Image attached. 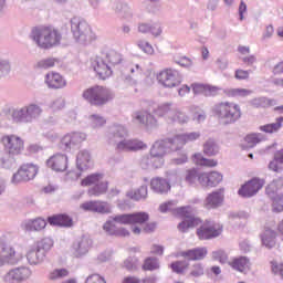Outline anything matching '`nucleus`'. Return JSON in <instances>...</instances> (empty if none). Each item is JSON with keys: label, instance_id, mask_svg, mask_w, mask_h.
<instances>
[{"label": "nucleus", "instance_id": "obj_34", "mask_svg": "<svg viewBox=\"0 0 283 283\" xmlns=\"http://www.w3.org/2000/svg\"><path fill=\"white\" fill-rule=\"evenodd\" d=\"M261 241L265 249H274L277 244V232L271 228H265L261 233Z\"/></svg>", "mask_w": 283, "mask_h": 283}, {"label": "nucleus", "instance_id": "obj_62", "mask_svg": "<svg viewBox=\"0 0 283 283\" xmlns=\"http://www.w3.org/2000/svg\"><path fill=\"white\" fill-rule=\"evenodd\" d=\"M106 61L107 63H111V65H118L120 61H123V57L119 55L116 51H109L106 53Z\"/></svg>", "mask_w": 283, "mask_h": 283}, {"label": "nucleus", "instance_id": "obj_36", "mask_svg": "<svg viewBox=\"0 0 283 283\" xmlns=\"http://www.w3.org/2000/svg\"><path fill=\"white\" fill-rule=\"evenodd\" d=\"M189 213H193V208L190 207V211L184 214L185 220L178 224V229L181 233H187L189 229H193V227H198V224H200V219L189 216Z\"/></svg>", "mask_w": 283, "mask_h": 283}, {"label": "nucleus", "instance_id": "obj_53", "mask_svg": "<svg viewBox=\"0 0 283 283\" xmlns=\"http://www.w3.org/2000/svg\"><path fill=\"white\" fill-rule=\"evenodd\" d=\"M280 129H282L280 118H276V120L272 124H265L259 127V130L263 132L264 134H276V132H280Z\"/></svg>", "mask_w": 283, "mask_h": 283}, {"label": "nucleus", "instance_id": "obj_64", "mask_svg": "<svg viewBox=\"0 0 283 283\" xmlns=\"http://www.w3.org/2000/svg\"><path fill=\"white\" fill-rule=\"evenodd\" d=\"M137 46L142 49L145 54H154V46L148 41L139 40L137 41Z\"/></svg>", "mask_w": 283, "mask_h": 283}, {"label": "nucleus", "instance_id": "obj_19", "mask_svg": "<svg viewBox=\"0 0 283 283\" xmlns=\"http://www.w3.org/2000/svg\"><path fill=\"white\" fill-rule=\"evenodd\" d=\"M91 65L102 81H105V78H109L112 76V66H109L107 60L103 59L102 56L93 57L91 60Z\"/></svg>", "mask_w": 283, "mask_h": 283}, {"label": "nucleus", "instance_id": "obj_9", "mask_svg": "<svg viewBox=\"0 0 283 283\" xmlns=\"http://www.w3.org/2000/svg\"><path fill=\"white\" fill-rule=\"evenodd\" d=\"M39 174V167L32 164L22 165L15 174H13L11 178L12 185H21V182H28L30 180H34Z\"/></svg>", "mask_w": 283, "mask_h": 283}, {"label": "nucleus", "instance_id": "obj_29", "mask_svg": "<svg viewBox=\"0 0 283 283\" xmlns=\"http://www.w3.org/2000/svg\"><path fill=\"white\" fill-rule=\"evenodd\" d=\"M129 132L127 130V127L120 125V124H113L108 128V139L111 143H119V140H123L124 138H127Z\"/></svg>", "mask_w": 283, "mask_h": 283}, {"label": "nucleus", "instance_id": "obj_27", "mask_svg": "<svg viewBox=\"0 0 283 283\" xmlns=\"http://www.w3.org/2000/svg\"><path fill=\"white\" fill-rule=\"evenodd\" d=\"M46 166L53 171H65L67 169V155H53L46 160Z\"/></svg>", "mask_w": 283, "mask_h": 283}, {"label": "nucleus", "instance_id": "obj_47", "mask_svg": "<svg viewBox=\"0 0 283 283\" xmlns=\"http://www.w3.org/2000/svg\"><path fill=\"white\" fill-rule=\"evenodd\" d=\"M220 151V146L213 138H209L203 143V154L206 156H218Z\"/></svg>", "mask_w": 283, "mask_h": 283}, {"label": "nucleus", "instance_id": "obj_5", "mask_svg": "<svg viewBox=\"0 0 283 283\" xmlns=\"http://www.w3.org/2000/svg\"><path fill=\"white\" fill-rule=\"evenodd\" d=\"M71 32L77 43L85 44L90 41V24L85 20H81V18L71 19Z\"/></svg>", "mask_w": 283, "mask_h": 283}, {"label": "nucleus", "instance_id": "obj_56", "mask_svg": "<svg viewBox=\"0 0 283 283\" xmlns=\"http://www.w3.org/2000/svg\"><path fill=\"white\" fill-rule=\"evenodd\" d=\"M273 213H282L283 211V193L272 197Z\"/></svg>", "mask_w": 283, "mask_h": 283}, {"label": "nucleus", "instance_id": "obj_44", "mask_svg": "<svg viewBox=\"0 0 283 283\" xmlns=\"http://www.w3.org/2000/svg\"><path fill=\"white\" fill-rule=\"evenodd\" d=\"M148 189L147 186H142L136 190H128L126 192V197L130 198V200H135L136 202L140 200H147Z\"/></svg>", "mask_w": 283, "mask_h": 283}, {"label": "nucleus", "instance_id": "obj_18", "mask_svg": "<svg viewBox=\"0 0 283 283\" xmlns=\"http://www.w3.org/2000/svg\"><path fill=\"white\" fill-rule=\"evenodd\" d=\"M264 187V180L260 178H253L245 182L238 191L241 198H253L260 189Z\"/></svg>", "mask_w": 283, "mask_h": 283}, {"label": "nucleus", "instance_id": "obj_7", "mask_svg": "<svg viewBox=\"0 0 283 283\" xmlns=\"http://www.w3.org/2000/svg\"><path fill=\"white\" fill-rule=\"evenodd\" d=\"M132 120L135 125H140L142 127H146V129H156L158 127V119L151 111L149 109H139L133 113Z\"/></svg>", "mask_w": 283, "mask_h": 283}, {"label": "nucleus", "instance_id": "obj_46", "mask_svg": "<svg viewBox=\"0 0 283 283\" xmlns=\"http://www.w3.org/2000/svg\"><path fill=\"white\" fill-rule=\"evenodd\" d=\"M102 180H105V175L101 172H95L92 175H88L81 181L82 187H95L98 185Z\"/></svg>", "mask_w": 283, "mask_h": 283}, {"label": "nucleus", "instance_id": "obj_16", "mask_svg": "<svg viewBox=\"0 0 283 283\" xmlns=\"http://www.w3.org/2000/svg\"><path fill=\"white\" fill-rule=\"evenodd\" d=\"M80 209L90 211L91 213H101L102 216L112 213V205L103 200L85 201L80 206Z\"/></svg>", "mask_w": 283, "mask_h": 283}, {"label": "nucleus", "instance_id": "obj_23", "mask_svg": "<svg viewBox=\"0 0 283 283\" xmlns=\"http://www.w3.org/2000/svg\"><path fill=\"white\" fill-rule=\"evenodd\" d=\"M27 262L30 266H39L45 261V252L39 249L34 243L29 247L25 253Z\"/></svg>", "mask_w": 283, "mask_h": 283}, {"label": "nucleus", "instance_id": "obj_41", "mask_svg": "<svg viewBox=\"0 0 283 283\" xmlns=\"http://www.w3.org/2000/svg\"><path fill=\"white\" fill-rule=\"evenodd\" d=\"M266 140V136L262 133H252L244 137L245 146L244 149H253L255 145H260V143H264Z\"/></svg>", "mask_w": 283, "mask_h": 283}, {"label": "nucleus", "instance_id": "obj_12", "mask_svg": "<svg viewBox=\"0 0 283 283\" xmlns=\"http://www.w3.org/2000/svg\"><path fill=\"white\" fill-rule=\"evenodd\" d=\"M145 74V64L132 62L126 65L123 81L126 85H136L138 78Z\"/></svg>", "mask_w": 283, "mask_h": 283}, {"label": "nucleus", "instance_id": "obj_63", "mask_svg": "<svg viewBox=\"0 0 283 283\" xmlns=\"http://www.w3.org/2000/svg\"><path fill=\"white\" fill-rule=\"evenodd\" d=\"M124 269H127V271H136V269H138V258L128 256L124 261Z\"/></svg>", "mask_w": 283, "mask_h": 283}, {"label": "nucleus", "instance_id": "obj_59", "mask_svg": "<svg viewBox=\"0 0 283 283\" xmlns=\"http://www.w3.org/2000/svg\"><path fill=\"white\" fill-rule=\"evenodd\" d=\"M189 268V263L187 261H176L170 264V269L174 271V273H182L184 271H187Z\"/></svg>", "mask_w": 283, "mask_h": 283}, {"label": "nucleus", "instance_id": "obj_31", "mask_svg": "<svg viewBox=\"0 0 283 283\" xmlns=\"http://www.w3.org/2000/svg\"><path fill=\"white\" fill-rule=\"evenodd\" d=\"M76 166L80 171H87V169H91V167L94 166L92 154L86 149L80 150L76 156Z\"/></svg>", "mask_w": 283, "mask_h": 283}, {"label": "nucleus", "instance_id": "obj_14", "mask_svg": "<svg viewBox=\"0 0 283 283\" xmlns=\"http://www.w3.org/2000/svg\"><path fill=\"white\" fill-rule=\"evenodd\" d=\"M85 140H87V135L83 132L67 133L61 139V149H64V151H70V149L78 147L81 143H85Z\"/></svg>", "mask_w": 283, "mask_h": 283}, {"label": "nucleus", "instance_id": "obj_20", "mask_svg": "<svg viewBox=\"0 0 283 283\" xmlns=\"http://www.w3.org/2000/svg\"><path fill=\"white\" fill-rule=\"evenodd\" d=\"M116 151H138L139 149H147V145L138 139H119L115 144Z\"/></svg>", "mask_w": 283, "mask_h": 283}, {"label": "nucleus", "instance_id": "obj_32", "mask_svg": "<svg viewBox=\"0 0 283 283\" xmlns=\"http://www.w3.org/2000/svg\"><path fill=\"white\" fill-rule=\"evenodd\" d=\"M113 10L115 14H118L120 19H125L129 21L134 17V11L130 9L129 4L125 3L124 1L116 0L113 3Z\"/></svg>", "mask_w": 283, "mask_h": 283}, {"label": "nucleus", "instance_id": "obj_22", "mask_svg": "<svg viewBox=\"0 0 283 283\" xmlns=\"http://www.w3.org/2000/svg\"><path fill=\"white\" fill-rule=\"evenodd\" d=\"M44 83L49 90H63L67 87V81L57 72H49L44 76Z\"/></svg>", "mask_w": 283, "mask_h": 283}, {"label": "nucleus", "instance_id": "obj_54", "mask_svg": "<svg viewBox=\"0 0 283 283\" xmlns=\"http://www.w3.org/2000/svg\"><path fill=\"white\" fill-rule=\"evenodd\" d=\"M143 269L144 271H158V269H160V261L158 260V258H147L144 261Z\"/></svg>", "mask_w": 283, "mask_h": 283}, {"label": "nucleus", "instance_id": "obj_60", "mask_svg": "<svg viewBox=\"0 0 283 283\" xmlns=\"http://www.w3.org/2000/svg\"><path fill=\"white\" fill-rule=\"evenodd\" d=\"M103 229L105 231V233H107L108 235H115L117 232L116 229V221H114V218L111 217L103 226Z\"/></svg>", "mask_w": 283, "mask_h": 283}, {"label": "nucleus", "instance_id": "obj_13", "mask_svg": "<svg viewBox=\"0 0 283 283\" xmlns=\"http://www.w3.org/2000/svg\"><path fill=\"white\" fill-rule=\"evenodd\" d=\"M158 83L163 85L164 87H178L180 83H182V76L180 75V72L172 69H166L161 71L157 75Z\"/></svg>", "mask_w": 283, "mask_h": 283}, {"label": "nucleus", "instance_id": "obj_51", "mask_svg": "<svg viewBox=\"0 0 283 283\" xmlns=\"http://www.w3.org/2000/svg\"><path fill=\"white\" fill-rule=\"evenodd\" d=\"M251 105L253 107H274V105H277V99H270L266 97H256L251 101Z\"/></svg>", "mask_w": 283, "mask_h": 283}, {"label": "nucleus", "instance_id": "obj_37", "mask_svg": "<svg viewBox=\"0 0 283 283\" xmlns=\"http://www.w3.org/2000/svg\"><path fill=\"white\" fill-rule=\"evenodd\" d=\"M18 155H12L10 153L0 154V169L12 170L19 167V161L17 160Z\"/></svg>", "mask_w": 283, "mask_h": 283}, {"label": "nucleus", "instance_id": "obj_55", "mask_svg": "<svg viewBox=\"0 0 283 283\" xmlns=\"http://www.w3.org/2000/svg\"><path fill=\"white\" fill-rule=\"evenodd\" d=\"M282 188H283V177H279L272 180V182L265 188V191L268 196H275V192L277 191V189H282Z\"/></svg>", "mask_w": 283, "mask_h": 283}, {"label": "nucleus", "instance_id": "obj_30", "mask_svg": "<svg viewBox=\"0 0 283 283\" xmlns=\"http://www.w3.org/2000/svg\"><path fill=\"white\" fill-rule=\"evenodd\" d=\"M150 189L154 191V193H159L163 196L165 193H169L171 190V185L163 177H155L150 180Z\"/></svg>", "mask_w": 283, "mask_h": 283}, {"label": "nucleus", "instance_id": "obj_6", "mask_svg": "<svg viewBox=\"0 0 283 283\" xmlns=\"http://www.w3.org/2000/svg\"><path fill=\"white\" fill-rule=\"evenodd\" d=\"M169 150L178 151V148H174V138L155 142L149 154L157 160H160L161 165L165 166V156H167V151Z\"/></svg>", "mask_w": 283, "mask_h": 283}, {"label": "nucleus", "instance_id": "obj_49", "mask_svg": "<svg viewBox=\"0 0 283 283\" xmlns=\"http://www.w3.org/2000/svg\"><path fill=\"white\" fill-rule=\"evenodd\" d=\"M224 94L230 98H244L251 96L253 91L247 88H227L224 90Z\"/></svg>", "mask_w": 283, "mask_h": 283}, {"label": "nucleus", "instance_id": "obj_33", "mask_svg": "<svg viewBox=\"0 0 283 283\" xmlns=\"http://www.w3.org/2000/svg\"><path fill=\"white\" fill-rule=\"evenodd\" d=\"M139 167L145 170L150 169H161L164 167L163 161L157 159L149 153V155H145L139 160Z\"/></svg>", "mask_w": 283, "mask_h": 283}, {"label": "nucleus", "instance_id": "obj_2", "mask_svg": "<svg viewBox=\"0 0 283 283\" xmlns=\"http://www.w3.org/2000/svg\"><path fill=\"white\" fill-rule=\"evenodd\" d=\"M41 116H43V107L34 102L12 108L11 111V119L17 124L28 125L34 123V120H39Z\"/></svg>", "mask_w": 283, "mask_h": 283}, {"label": "nucleus", "instance_id": "obj_24", "mask_svg": "<svg viewBox=\"0 0 283 283\" xmlns=\"http://www.w3.org/2000/svg\"><path fill=\"white\" fill-rule=\"evenodd\" d=\"M0 248L2 256L7 260L9 265L14 266V264H19V262L23 260V254H18L14 247L6 244V241L3 239L2 245H0Z\"/></svg>", "mask_w": 283, "mask_h": 283}, {"label": "nucleus", "instance_id": "obj_11", "mask_svg": "<svg viewBox=\"0 0 283 283\" xmlns=\"http://www.w3.org/2000/svg\"><path fill=\"white\" fill-rule=\"evenodd\" d=\"M222 234V226L216 223V221L207 220L199 229H197V235L199 240H213Z\"/></svg>", "mask_w": 283, "mask_h": 283}, {"label": "nucleus", "instance_id": "obj_58", "mask_svg": "<svg viewBox=\"0 0 283 283\" xmlns=\"http://www.w3.org/2000/svg\"><path fill=\"white\" fill-rule=\"evenodd\" d=\"M70 275V271L67 269H55L49 274L50 280H63V277H67Z\"/></svg>", "mask_w": 283, "mask_h": 283}, {"label": "nucleus", "instance_id": "obj_10", "mask_svg": "<svg viewBox=\"0 0 283 283\" xmlns=\"http://www.w3.org/2000/svg\"><path fill=\"white\" fill-rule=\"evenodd\" d=\"M32 277V269L30 266H18L11 269L7 274L3 276L4 283H22L28 282Z\"/></svg>", "mask_w": 283, "mask_h": 283}, {"label": "nucleus", "instance_id": "obj_52", "mask_svg": "<svg viewBox=\"0 0 283 283\" xmlns=\"http://www.w3.org/2000/svg\"><path fill=\"white\" fill-rule=\"evenodd\" d=\"M107 123V119L103 117V115L93 114L88 117V125L93 129H101V127H104V125Z\"/></svg>", "mask_w": 283, "mask_h": 283}, {"label": "nucleus", "instance_id": "obj_28", "mask_svg": "<svg viewBox=\"0 0 283 283\" xmlns=\"http://www.w3.org/2000/svg\"><path fill=\"white\" fill-rule=\"evenodd\" d=\"M92 247V239L83 237L82 239L75 241L72 247V253L75 258H83L87 255L90 248Z\"/></svg>", "mask_w": 283, "mask_h": 283}, {"label": "nucleus", "instance_id": "obj_50", "mask_svg": "<svg viewBox=\"0 0 283 283\" xmlns=\"http://www.w3.org/2000/svg\"><path fill=\"white\" fill-rule=\"evenodd\" d=\"M61 63L56 57H44L39 60L35 64L36 70H50L56 67Z\"/></svg>", "mask_w": 283, "mask_h": 283}, {"label": "nucleus", "instance_id": "obj_17", "mask_svg": "<svg viewBox=\"0 0 283 283\" xmlns=\"http://www.w3.org/2000/svg\"><path fill=\"white\" fill-rule=\"evenodd\" d=\"M200 138H202V133L199 130L182 133L172 137V147L177 148V151H180L185 145L196 143V140H200Z\"/></svg>", "mask_w": 283, "mask_h": 283}, {"label": "nucleus", "instance_id": "obj_40", "mask_svg": "<svg viewBox=\"0 0 283 283\" xmlns=\"http://www.w3.org/2000/svg\"><path fill=\"white\" fill-rule=\"evenodd\" d=\"M23 227L27 231H43L48 227V221L41 217L29 219L24 221Z\"/></svg>", "mask_w": 283, "mask_h": 283}, {"label": "nucleus", "instance_id": "obj_21", "mask_svg": "<svg viewBox=\"0 0 283 283\" xmlns=\"http://www.w3.org/2000/svg\"><path fill=\"white\" fill-rule=\"evenodd\" d=\"M160 213H172V216H187L191 211L190 206L178 208L177 200H170L159 206Z\"/></svg>", "mask_w": 283, "mask_h": 283}, {"label": "nucleus", "instance_id": "obj_48", "mask_svg": "<svg viewBox=\"0 0 283 283\" xmlns=\"http://www.w3.org/2000/svg\"><path fill=\"white\" fill-rule=\"evenodd\" d=\"M193 163L196 165H199L200 167H218V160L216 159H207L205 156H202V153H196L192 156Z\"/></svg>", "mask_w": 283, "mask_h": 283}, {"label": "nucleus", "instance_id": "obj_35", "mask_svg": "<svg viewBox=\"0 0 283 283\" xmlns=\"http://www.w3.org/2000/svg\"><path fill=\"white\" fill-rule=\"evenodd\" d=\"M175 108L176 104L172 102H164L154 108V114H156V116L159 118H165L167 123H169V116L174 114Z\"/></svg>", "mask_w": 283, "mask_h": 283}, {"label": "nucleus", "instance_id": "obj_1", "mask_svg": "<svg viewBox=\"0 0 283 283\" xmlns=\"http://www.w3.org/2000/svg\"><path fill=\"white\" fill-rule=\"evenodd\" d=\"M29 39L38 45L41 50H51V48H56L61 45V40L63 35L56 29L52 28H34L32 29Z\"/></svg>", "mask_w": 283, "mask_h": 283}, {"label": "nucleus", "instance_id": "obj_25", "mask_svg": "<svg viewBox=\"0 0 283 283\" xmlns=\"http://www.w3.org/2000/svg\"><path fill=\"white\" fill-rule=\"evenodd\" d=\"M222 174L218 171H211V172H201L199 175V185L201 187H218L220 182H222Z\"/></svg>", "mask_w": 283, "mask_h": 283}, {"label": "nucleus", "instance_id": "obj_39", "mask_svg": "<svg viewBox=\"0 0 283 283\" xmlns=\"http://www.w3.org/2000/svg\"><path fill=\"white\" fill-rule=\"evenodd\" d=\"M229 265L234 270L239 271V273H249L251 271V261L249 258L240 256L233 259Z\"/></svg>", "mask_w": 283, "mask_h": 283}, {"label": "nucleus", "instance_id": "obj_3", "mask_svg": "<svg viewBox=\"0 0 283 283\" xmlns=\"http://www.w3.org/2000/svg\"><path fill=\"white\" fill-rule=\"evenodd\" d=\"M114 92L104 86H93L83 92V98L97 107L107 105V103L114 101Z\"/></svg>", "mask_w": 283, "mask_h": 283}, {"label": "nucleus", "instance_id": "obj_38", "mask_svg": "<svg viewBox=\"0 0 283 283\" xmlns=\"http://www.w3.org/2000/svg\"><path fill=\"white\" fill-rule=\"evenodd\" d=\"M48 222L51 224V227L70 228L74 224V221L67 214H54L48 218Z\"/></svg>", "mask_w": 283, "mask_h": 283}, {"label": "nucleus", "instance_id": "obj_45", "mask_svg": "<svg viewBox=\"0 0 283 283\" xmlns=\"http://www.w3.org/2000/svg\"><path fill=\"white\" fill-rule=\"evenodd\" d=\"M108 188L109 184L105 179H102L98 184L88 189V195L98 198L99 196L107 193Z\"/></svg>", "mask_w": 283, "mask_h": 283}, {"label": "nucleus", "instance_id": "obj_43", "mask_svg": "<svg viewBox=\"0 0 283 283\" xmlns=\"http://www.w3.org/2000/svg\"><path fill=\"white\" fill-rule=\"evenodd\" d=\"M168 123H179V125H187L189 123V115L182 112L178 106H175L172 114L169 115Z\"/></svg>", "mask_w": 283, "mask_h": 283}, {"label": "nucleus", "instance_id": "obj_42", "mask_svg": "<svg viewBox=\"0 0 283 283\" xmlns=\"http://www.w3.org/2000/svg\"><path fill=\"white\" fill-rule=\"evenodd\" d=\"M207 248H195L182 252V258H187V260L197 261V260H205L207 258Z\"/></svg>", "mask_w": 283, "mask_h": 283}, {"label": "nucleus", "instance_id": "obj_61", "mask_svg": "<svg viewBox=\"0 0 283 283\" xmlns=\"http://www.w3.org/2000/svg\"><path fill=\"white\" fill-rule=\"evenodd\" d=\"M270 171H274L275 174H282L283 171V163L274 155L273 160L269 164Z\"/></svg>", "mask_w": 283, "mask_h": 283}, {"label": "nucleus", "instance_id": "obj_26", "mask_svg": "<svg viewBox=\"0 0 283 283\" xmlns=\"http://www.w3.org/2000/svg\"><path fill=\"white\" fill-rule=\"evenodd\" d=\"M224 202V189H219L209 193L205 201L206 209H218Z\"/></svg>", "mask_w": 283, "mask_h": 283}, {"label": "nucleus", "instance_id": "obj_15", "mask_svg": "<svg viewBox=\"0 0 283 283\" xmlns=\"http://www.w3.org/2000/svg\"><path fill=\"white\" fill-rule=\"evenodd\" d=\"M149 220L147 212H136L128 214H117L113 217V222L117 224H145Z\"/></svg>", "mask_w": 283, "mask_h": 283}, {"label": "nucleus", "instance_id": "obj_8", "mask_svg": "<svg viewBox=\"0 0 283 283\" xmlns=\"http://www.w3.org/2000/svg\"><path fill=\"white\" fill-rule=\"evenodd\" d=\"M1 143L7 154L21 156L24 149V142L19 135L10 134L1 137Z\"/></svg>", "mask_w": 283, "mask_h": 283}, {"label": "nucleus", "instance_id": "obj_4", "mask_svg": "<svg viewBox=\"0 0 283 283\" xmlns=\"http://www.w3.org/2000/svg\"><path fill=\"white\" fill-rule=\"evenodd\" d=\"M213 112L223 125H233L242 116L240 106L229 102H221L214 105Z\"/></svg>", "mask_w": 283, "mask_h": 283}, {"label": "nucleus", "instance_id": "obj_57", "mask_svg": "<svg viewBox=\"0 0 283 283\" xmlns=\"http://www.w3.org/2000/svg\"><path fill=\"white\" fill-rule=\"evenodd\" d=\"M33 244H35L40 249V251H43L45 255L48 251H50V249L54 247V241H52V239L50 238H44L40 242Z\"/></svg>", "mask_w": 283, "mask_h": 283}]
</instances>
